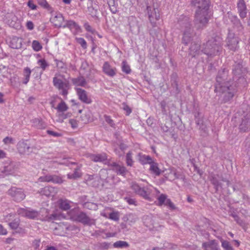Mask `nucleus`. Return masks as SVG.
Returning a JSON list of instances; mask_svg holds the SVG:
<instances>
[{"label":"nucleus","mask_w":250,"mask_h":250,"mask_svg":"<svg viewBox=\"0 0 250 250\" xmlns=\"http://www.w3.org/2000/svg\"><path fill=\"white\" fill-rule=\"evenodd\" d=\"M18 80V76L17 75H14L13 77H11L10 81L11 85H16L17 83V80Z\"/></svg>","instance_id":"nucleus-59"},{"label":"nucleus","mask_w":250,"mask_h":250,"mask_svg":"<svg viewBox=\"0 0 250 250\" xmlns=\"http://www.w3.org/2000/svg\"><path fill=\"white\" fill-rule=\"evenodd\" d=\"M70 216L72 220L81 222L85 225L91 226L95 224V220L90 218L83 212L73 210L70 211Z\"/></svg>","instance_id":"nucleus-5"},{"label":"nucleus","mask_w":250,"mask_h":250,"mask_svg":"<svg viewBox=\"0 0 250 250\" xmlns=\"http://www.w3.org/2000/svg\"><path fill=\"white\" fill-rule=\"evenodd\" d=\"M53 83L54 86L61 91V93L64 96L68 94V90L70 88V84L69 81L64 79L63 80L55 77L53 78Z\"/></svg>","instance_id":"nucleus-6"},{"label":"nucleus","mask_w":250,"mask_h":250,"mask_svg":"<svg viewBox=\"0 0 250 250\" xmlns=\"http://www.w3.org/2000/svg\"><path fill=\"white\" fill-rule=\"evenodd\" d=\"M57 192L58 190L57 188L51 186L45 187L41 188V190L38 191L41 195H44L46 197H53Z\"/></svg>","instance_id":"nucleus-17"},{"label":"nucleus","mask_w":250,"mask_h":250,"mask_svg":"<svg viewBox=\"0 0 250 250\" xmlns=\"http://www.w3.org/2000/svg\"><path fill=\"white\" fill-rule=\"evenodd\" d=\"M62 27H67L70 30L75 29V30H78L80 29V26L77 24V23L71 20L66 21L65 23L62 26Z\"/></svg>","instance_id":"nucleus-30"},{"label":"nucleus","mask_w":250,"mask_h":250,"mask_svg":"<svg viewBox=\"0 0 250 250\" xmlns=\"http://www.w3.org/2000/svg\"><path fill=\"white\" fill-rule=\"evenodd\" d=\"M32 123L34 126L39 129L44 128L45 127V124L39 119L36 118L33 120Z\"/></svg>","instance_id":"nucleus-35"},{"label":"nucleus","mask_w":250,"mask_h":250,"mask_svg":"<svg viewBox=\"0 0 250 250\" xmlns=\"http://www.w3.org/2000/svg\"><path fill=\"white\" fill-rule=\"evenodd\" d=\"M18 152L21 155H29L33 152V146L27 143V140H21L17 145Z\"/></svg>","instance_id":"nucleus-7"},{"label":"nucleus","mask_w":250,"mask_h":250,"mask_svg":"<svg viewBox=\"0 0 250 250\" xmlns=\"http://www.w3.org/2000/svg\"><path fill=\"white\" fill-rule=\"evenodd\" d=\"M104 118L105 121L108 123L111 127H115V124L113 121L111 119L110 117L107 115H104Z\"/></svg>","instance_id":"nucleus-54"},{"label":"nucleus","mask_w":250,"mask_h":250,"mask_svg":"<svg viewBox=\"0 0 250 250\" xmlns=\"http://www.w3.org/2000/svg\"><path fill=\"white\" fill-rule=\"evenodd\" d=\"M211 183L214 186L216 191H217L219 188H222V184L218 179L220 176L218 174H211L209 177Z\"/></svg>","instance_id":"nucleus-24"},{"label":"nucleus","mask_w":250,"mask_h":250,"mask_svg":"<svg viewBox=\"0 0 250 250\" xmlns=\"http://www.w3.org/2000/svg\"><path fill=\"white\" fill-rule=\"evenodd\" d=\"M27 209H25V208H19L17 210V213L19 215H21L22 216H25L26 217V212L27 211Z\"/></svg>","instance_id":"nucleus-56"},{"label":"nucleus","mask_w":250,"mask_h":250,"mask_svg":"<svg viewBox=\"0 0 250 250\" xmlns=\"http://www.w3.org/2000/svg\"><path fill=\"white\" fill-rule=\"evenodd\" d=\"M230 79H228V71L223 68L219 71L216 77L215 91L222 98L223 102L230 100L234 95V89Z\"/></svg>","instance_id":"nucleus-1"},{"label":"nucleus","mask_w":250,"mask_h":250,"mask_svg":"<svg viewBox=\"0 0 250 250\" xmlns=\"http://www.w3.org/2000/svg\"><path fill=\"white\" fill-rule=\"evenodd\" d=\"M109 218L114 221H118L119 215L118 212H112L109 215Z\"/></svg>","instance_id":"nucleus-53"},{"label":"nucleus","mask_w":250,"mask_h":250,"mask_svg":"<svg viewBox=\"0 0 250 250\" xmlns=\"http://www.w3.org/2000/svg\"><path fill=\"white\" fill-rule=\"evenodd\" d=\"M32 47L33 50L35 51H39L42 49V45L41 44L36 40L33 41L32 43Z\"/></svg>","instance_id":"nucleus-47"},{"label":"nucleus","mask_w":250,"mask_h":250,"mask_svg":"<svg viewBox=\"0 0 250 250\" xmlns=\"http://www.w3.org/2000/svg\"><path fill=\"white\" fill-rule=\"evenodd\" d=\"M246 71L247 70L243 67L241 62H235L233 66L232 73L236 78H241Z\"/></svg>","instance_id":"nucleus-14"},{"label":"nucleus","mask_w":250,"mask_h":250,"mask_svg":"<svg viewBox=\"0 0 250 250\" xmlns=\"http://www.w3.org/2000/svg\"><path fill=\"white\" fill-rule=\"evenodd\" d=\"M129 246L128 244L125 242L123 241H118L115 242L113 244V246L115 248H126L128 247Z\"/></svg>","instance_id":"nucleus-43"},{"label":"nucleus","mask_w":250,"mask_h":250,"mask_svg":"<svg viewBox=\"0 0 250 250\" xmlns=\"http://www.w3.org/2000/svg\"><path fill=\"white\" fill-rule=\"evenodd\" d=\"M223 39L214 35L206 43L202 45L201 52L210 58L219 56L223 50Z\"/></svg>","instance_id":"nucleus-3"},{"label":"nucleus","mask_w":250,"mask_h":250,"mask_svg":"<svg viewBox=\"0 0 250 250\" xmlns=\"http://www.w3.org/2000/svg\"><path fill=\"white\" fill-rule=\"evenodd\" d=\"M26 214V217L29 219H35L39 215V212L35 210H27Z\"/></svg>","instance_id":"nucleus-41"},{"label":"nucleus","mask_w":250,"mask_h":250,"mask_svg":"<svg viewBox=\"0 0 250 250\" xmlns=\"http://www.w3.org/2000/svg\"><path fill=\"white\" fill-rule=\"evenodd\" d=\"M126 217L127 221L129 225L134 223L137 220V217L133 214H129Z\"/></svg>","instance_id":"nucleus-48"},{"label":"nucleus","mask_w":250,"mask_h":250,"mask_svg":"<svg viewBox=\"0 0 250 250\" xmlns=\"http://www.w3.org/2000/svg\"><path fill=\"white\" fill-rule=\"evenodd\" d=\"M50 21L56 26L58 27H62L64 18L61 13H56V15L50 18Z\"/></svg>","instance_id":"nucleus-20"},{"label":"nucleus","mask_w":250,"mask_h":250,"mask_svg":"<svg viewBox=\"0 0 250 250\" xmlns=\"http://www.w3.org/2000/svg\"><path fill=\"white\" fill-rule=\"evenodd\" d=\"M8 194L17 202H20L25 197V195L21 189L12 187L8 190Z\"/></svg>","instance_id":"nucleus-12"},{"label":"nucleus","mask_w":250,"mask_h":250,"mask_svg":"<svg viewBox=\"0 0 250 250\" xmlns=\"http://www.w3.org/2000/svg\"><path fill=\"white\" fill-rule=\"evenodd\" d=\"M233 25L236 27L239 31H242L243 29V26L240 20L236 17H233V19L231 20Z\"/></svg>","instance_id":"nucleus-34"},{"label":"nucleus","mask_w":250,"mask_h":250,"mask_svg":"<svg viewBox=\"0 0 250 250\" xmlns=\"http://www.w3.org/2000/svg\"><path fill=\"white\" fill-rule=\"evenodd\" d=\"M73 226L61 222L55 228L54 232L56 235L62 236L66 233L67 231L73 230Z\"/></svg>","instance_id":"nucleus-13"},{"label":"nucleus","mask_w":250,"mask_h":250,"mask_svg":"<svg viewBox=\"0 0 250 250\" xmlns=\"http://www.w3.org/2000/svg\"><path fill=\"white\" fill-rule=\"evenodd\" d=\"M128 24L130 30L133 34H138L139 32V26L137 19L133 16L128 18Z\"/></svg>","instance_id":"nucleus-18"},{"label":"nucleus","mask_w":250,"mask_h":250,"mask_svg":"<svg viewBox=\"0 0 250 250\" xmlns=\"http://www.w3.org/2000/svg\"><path fill=\"white\" fill-rule=\"evenodd\" d=\"M72 82L76 86H84L86 84L85 79L82 76L72 79Z\"/></svg>","instance_id":"nucleus-31"},{"label":"nucleus","mask_w":250,"mask_h":250,"mask_svg":"<svg viewBox=\"0 0 250 250\" xmlns=\"http://www.w3.org/2000/svg\"><path fill=\"white\" fill-rule=\"evenodd\" d=\"M112 167V169L115 171L118 174L125 176L127 170L126 167L123 166H121L115 162H113L110 164Z\"/></svg>","instance_id":"nucleus-23"},{"label":"nucleus","mask_w":250,"mask_h":250,"mask_svg":"<svg viewBox=\"0 0 250 250\" xmlns=\"http://www.w3.org/2000/svg\"><path fill=\"white\" fill-rule=\"evenodd\" d=\"M238 38L233 33L229 32L227 39V44L229 48L231 51H236L238 48Z\"/></svg>","instance_id":"nucleus-9"},{"label":"nucleus","mask_w":250,"mask_h":250,"mask_svg":"<svg viewBox=\"0 0 250 250\" xmlns=\"http://www.w3.org/2000/svg\"><path fill=\"white\" fill-rule=\"evenodd\" d=\"M178 22L183 32L182 42L185 45H188L195 36L190 23L191 21L188 17L181 16L179 19Z\"/></svg>","instance_id":"nucleus-4"},{"label":"nucleus","mask_w":250,"mask_h":250,"mask_svg":"<svg viewBox=\"0 0 250 250\" xmlns=\"http://www.w3.org/2000/svg\"><path fill=\"white\" fill-rule=\"evenodd\" d=\"M40 245V240H35L34 241H33V243H32V246H33V247L35 250H39Z\"/></svg>","instance_id":"nucleus-60"},{"label":"nucleus","mask_w":250,"mask_h":250,"mask_svg":"<svg viewBox=\"0 0 250 250\" xmlns=\"http://www.w3.org/2000/svg\"><path fill=\"white\" fill-rule=\"evenodd\" d=\"M122 71L126 74H129L131 72L130 66L127 64L125 61H123L122 62Z\"/></svg>","instance_id":"nucleus-49"},{"label":"nucleus","mask_w":250,"mask_h":250,"mask_svg":"<svg viewBox=\"0 0 250 250\" xmlns=\"http://www.w3.org/2000/svg\"><path fill=\"white\" fill-rule=\"evenodd\" d=\"M237 7L240 17L241 19L246 18L247 17V9L245 1L244 0H238Z\"/></svg>","instance_id":"nucleus-19"},{"label":"nucleus","mask_w":250,"mask_h":250,"mask_svg":"<svg viewBox=\"0 0 250 250\" xmlns=\"http://www.w3.org/2000/svg\"><path fill=\"white\" fill-rule=\"evenodd\" d=\"M88 11L93 17H97L99 13L97 5L95 6L92 5L91 6L88 7Z\"/></svg>","instance_id":"nucleus-42"},{"label":"nucleus","mask_w":250,"mask_h":250,"mask_svg":"<svg viewBox=\"0 0 250 250\" xmlns=\"http://www.w3.org/2000/svg\"><path fill=\"white\" fill-rule=\"evenodd\" d=\"M38 3L44 8H47L49 7V4L46 0H39Z\"/></svg>","instance_id":"nucleus-61"},{"label":"nucleus","mask_w":250,"mask_h":250,"mask_svg":"<svg viewBox=\"0 0 250 250\" xmlns=\"http://www.w3.org/2000/svg\"><path fill=\"white\" fill-rule=\"evenodd\" d=\"M165 205L168 206L169 208H171V209H175V207L174 205L169 199H167L166 202L165 203Z\"/></svg>","instance_id":"nucleus-57"},{"label":"nucleus","mask_w":250,"mask_h":250,"mask_svg":"<svg viewBox=\"0 0 250 250\" xmlns=\"http://www.w3.org/2000/svg\"><path fill=\"white\" fill-rule=\"evenodd\" d=\"M55 108L57 110L59 113L66 111L68 109V106L64 101H62Z\"/></svg>","instance_id":"nucleus-38"},{"label":"nucleus","mask_w":250,"mask_h":250,"mask_svg":"<svg viewBox=\"0 0 250 250\" xmlns=\"http://www.w3.org/2000/svg\"><path fill=\"white\" fill-rule=\"evenodd\" d=\"M139 161L142 165H145L146 164H151L152 162V158L146 155H141L140 154H139Z\"/></svg>","instance_id":"nucleus-29"},{"label":"nucleus","mask_w":250,"mask_h":250,"mask_svg":"<svg viewBox=\"0 0 250 250\" xmlns=\"http://www.w3.org/2000/svg\"><path fill=\"white\" fill-rule=\"evenodd\" d=\"M90 159L95 162H104L107 160L105 154H93L90 156Z\"/></svg>","instance_id":"nucleus-27"},{"label":"nucleus","mask_w":250,"mask_h":250,"mask_svg":"<svg viewBox=\"0 0 250 250\" xmlns=\"http://www.w3.org/2000/svg\"><path fill=\"white\" fill-rule=\"evenodd\" d=\"M107 0V3L110 8V10L111 12L113 14L116 13L118 11V10L117 8V4L115 3V0Z\"/></svg>","instance_id":"nucleus-37"},{"label":"nucleus","mask_w":250,"mask_h":250,"mask_svg":"<svg viewBox=\"0 0 250 250\" xmlns=\"http://www.w3.org/2000/svg\"><path fill=\"white\" fill-rule=\"evenodd\" d=\"M3 142L5 144H13V139L12 138L6 137L3 140Z\"/></svg>","instance_id":"nucleus-64"},{"label":"nucleus","mask_w":250,"mask_h":250,"mask_svg":"<svg viewBox=\"0 0 250 250\" xmlns=\"http://www.w3.org/2000/svg\"><path fill=\"white\" fill-rule=\"evenodd\" d=\"M202 46L200 44L195 42H191V45L189 47V54L192 57H195L196 55H199L201 50Z\"/></svg>","instance_id":"nucleus-22"},{"label":"nucleus","mask_w":250,"mask_h":250,"mask_svg":"<svg viewBox=\"0 0 250 250\" xmlns=\"http://www.w3.org/2000/svg\"><path fill=\"white\" fill-rule=\"evenodd\" d=\"M146 9L150 23L152 27H155L156 21L160 19L159 10L151 6H147Z\"/></svg>","instance_id":"nucleus-8"},{"label":"nucleus","mask_w":250,"mask_h":250,"mask_svg":"<svg viewBox=\"0 0 250 250\" xmlns=\"http://www.w3.org/2000/svg\"><path fill=\"white\" fill-rule=\"evenodd\" d=\"M50 175H46L45 176L40 177L38 180L40 182H49Z\"/></svg>","instance_id":"nucleus-58"},{"label":"nucleus","mask_w":250,"mask_h":250,"mask_svg":"<svg viewBox=\"0 0 250 250\" xmlns=\"http://www.w3.org/2000/svg\"><path fill=\"white\" fill-rule=\"evenodd\" d=\"M204 250H221L218 243L216 240H209L202 245Z\"/></svg>","instance_id":"nucleus-16"},{"label":"nucleus","mask_w":250,"mask_h":250,"mask_svg":"<svg viewBox=\"0 0 250 250\" xmlns=\"http://www.w3.org/2000/svg\"><path fill=\"white\" fill-rule=\"evenodd\" d=\"M158 205L159 206H162L163 204H165L166 200H167V196L166 194H162L158 198Z\"/></svg>","instance_id":"nucleus-50"},{"label":"nucleus","mask_w":250,"mask_h":250,"mask_svg":"<svg viewBox=\"0 0 250 250\" xmlns=\"http://www.w3.org/2000/svg\"><path fill=\"white\" fill-rule=\"evenodd\" d=\"M134 161L132 160V153L129 151L126 155V163L128 166L132 167Z\"/></svg>","instance_id":"nucleus-44"},{"label":"nucleus","mask_w":250,"mask_h":250,"mask_svg":"<svg viewBox=\"0 0 250 250\" xmlns=\"http://www.w3.org/2000/svg\"><path fill=\"white\" fill-rule=\"evenodd\" d=\"M31 73V70L29 67H26L24 68L23 73L24 78L22 82L23 84H26L28 83L29 81Z\"/></svg>","instance_id":"nucleus-32"},{"label":"nucleus","mask_w":250,"mask_h":250,"mask_svg":"<svg viewBox=\"0 0 250 250\" xmlns=\"http://www.w3.org/2000/svg\"><path fill=\"white\" fill-rule=\"evenodd\" d=\"M21 39L17 37L13 38L10 42V46L14 49H19L21 47Z\"/></svg>","instance_id":"nucleus-28"},{"label":"nucleus","mask_w":250,"mask_h":250,"mask_svg":"<svg viewBox=\"0 0 250 250\" xmlns=\"http://www.w3.org/2000/svg\"><path fill=\"white\" fill-rule=\"evenodd\" d=\"M191 3L196 8L195 25L198 29L203 28L208 23L210 17L208 14L209 0H191Z\"/></svg>","instance_id":"nucleus-2"},{"label":"nucleus","mask_w":250,"mask_h":250,"mask_svg":"<svg viewBox=\"0 0 250 250\" xmlns=\"http://www.w3.org/2000/svg\"><path fill=\"white\" fill-rule=\"evenodd\" d=\"M104 72L110 77H113L116 74V69L112 68L109 63L107 62H105L103 66Z\"/></svg>","instance_id":"nucleus-26"},{"label":"nucleus","mask_w":250,"mask_h":250,"mask_svg":"<svg viewBox=\"0 0 250 250\" xmlns=\"http://www.w3.org/2000/svg\"><path fill=\"white\" fill-rule=\"evenodd\" d=\"M131 188L136 193L143 197L144 198L147 199L149 198V192L146 190L144 188L140 187L137 183L132 182L131 183Z\"/></svg>","instance_id":"nucleus-15"},{"label":"nucleus","mask_w":250,"mask_h":250,"mask_svg":"<svg viewBox=\"0 0 250 250\" xmlns=\"http://www.w3.org/2000/svg\"><path fill=\"white\" fill-rule=\"evenodd\" d=\"M77 93L79 99L85 104H90L92 102L90 98H88L87 92L82 88H77Z\"/></svg>","instance_id":"nucleus-21"},{"label":"nucleus","mask_w":250,"mask_h":250,"mask_svg":"<svg viewBox=\"0 0 250 250\" xmlns=\"http://www.w3.org/2000/svg\"><path fill=\"white\" fill-rule=\"evenodd\" d=\"M38 64L40 65V67L44 70L46 67L48 66L46 61L44 59H40L38 61Z\"/></svg>","instance_id":"nucleus-52"},{"label":"nucleus","mask_w":250,"mask_h":250,"mask_svg":"<svg viewBox=\"0 0 250 250\" xmlns=\"http://www.w3.org/2000/svg\"><path fill=\"white\" fill-rule=\"evenodd\" d=\"M150 164V170L155 173L156 175H160L161 172L160 170L158 167V165L157 163H154L152 161V163Z\"/></svg>","instance_id":"nucleus-40"},{"label":"nucleus","mask_w":250,"mask_h":250,"mask_svg":"<svg viewBox=\"0 0 250 250\" xmlns=\"http://www.w3.org/2000/svg\"><path fill=\"white\" fill-rule=\"evenodd\" d=\"M222 247L225 250H233V248L229 242L228 241L221 239Z\"/></svg>","instance_id":"nucleus-45"},{"label":"nucleus","mask_w":250,"mask_h":250,"mask_svg":"<svg viewBox=\"0 0 250 250\" xmlns=\"http://www.w3.org/2000/svg\"><path fill=\"white\" fill-rule=\"evenodd\" d=\"M59 205L60 208L62 210H66L70 208V205L68 201L67 200L60 199L59 201Z\"/></svg>","instance_id":"nucleus-33"},{"label":"nucleus","mask_w":250,"mask_h":250,"mask_svg":"<svg viewBox=\"0 0 250 250\" xmlns=\"http://www.w3.org/2000/svg\"><path fill=\"white\" fill-rule=\"evenodd\" d=\"M195 118L196 124L199 126V129L204 131V132H206L207 130V126L205 124L200 113L199 112L195 113Z\"/></svg>","instance_id":"nucleus-25"},{"label":"nucleus","mask_w":250,"mask_h":250,"mask_svg":"<svg viewBox=\"0 0 250 250\" xmlns=\"http://www.w3.org/2000/svg\"><path fill=\"white\" fill-rule=\"evenodd\" d=\"M49 182H52L55 184H62L63 180L62 178L59 176L55 175H50Z\"/></svg>","instance_id":"nucleus-39"},{"label":"nucleus","mask_w":250,"mask_h":250,"mask_svg":"<svg viewBox=\"0 0 250 250\" xmlns=\"http://www.w3.org/2000/svg\"><path fill=\"white\" fill-rule=\"evenodd\" d=\"M123 109L126 112V115H129L132 112L131 109L125 103L123 104Z\"/></svg>","instance_id":"nucleus-55"},{"label":"nucleus","mask_w":250,"mask_h":250,"mask_svg":"<svg viewBox=\"0 0 250 250\" xmlns=\"http://www.w3.org/2000/svg\"><path fill=\"white\" fill-rule=\"evenodd\" d=\"M76 40L77 42L80 44L81 46L83 48L85 49L87 47V44L86 41L83 38H76Z\"/></svg>","instance_id":"nucleus-51"},{"label":"nucleus","mask_w":250,"mask_h":250,"mask_svg":"<svg viewBox=\"0 0 250 250\" xmlns=\"http://www.w3.org/2000/svg\"><path fill=\"white\" fill-rule=\"evenodd\" d=\"M239 128L242 132H246L250 129V114L243 115L240 120Z\"/></svg>","instance_id":"nucleus-11"},{"label":"nucleus","mask_w":250,"mask_h":250,"mask_svg":"<svg viewBox=\"0 0 250 250\" xmlns=\"http://www.w3.org/2000/svg\"><path fill=\"white\" fill-rule=\"evenodd\" d=\"M72 128H76L78 126L77 121L75 119H70L69 121Z\"/></svg>","instance_id":"nucleus-63"},{"label":"nucleus","mask_w":250,"mask_h":250,"mask_svg":"<svg viewBox=\"0 0 250 250\" xmlns=\"http://www.w3.org/2000/svg\"><path fill=\"white\" fill-rule=\"evenodd\" d=\"M19 224L18 221H14L9 224V225L11 227V228L14 229H17L19 226Z\"/></svg>","instance_id":"nucleus-62"},{"label":"nucleus","mask_w":250,"mask_h":250,"mask_svg":"<svg viewBox=\"0 0 250 250\" xmlns=\"http://www.w3.org/2000/svg\"><path fill=\"white\" fill-rule=\"evenodd\" d=\"M16 170V166L15 163L10 162L4 166L0 168V175L2 176L14 174Z\"/></svg>","instance_id":"nucleus-10"},{"label":"nucleus","mask_w":250,"mask_h":250,"mask_svg":"<svg viewBox=\"0 0 250 250\" xmlns=\"http://www.w3.org/2000/svg\"><path fill=\"white\" fill-rule=\"evenodd\" d=\"M82 173L80 172V167H77L75 169L74 173L67 174L69 179H76L81 176Z\"/></svg>","instance_id":"nucleus-36"},{"label":"nucleus","mask_w":250,"mask_h":250,"mask_svg":"<svg viewBox=\"0 0 250 250\" xmlns=\"http://www.w3.org/2000/svg\"><path fill=\"white\" fill-rule=\"evenodd\" d=\"M171 85L175 90L176 94H178L180 92V90L178 88V83L176 81V79L174 76L171 78Z\"/></svg>","instance_id":"nucleus-46"}]
</instances>
